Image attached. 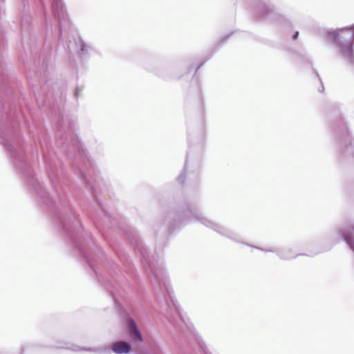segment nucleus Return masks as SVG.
<instances>
[{
    "mask_svg": "<svg viewBox=\"0 0 354 354\" xmlns=\"http://www.w3.org/2000/svg\"><path fill=\"white\" fill-rule=\"evenodd\" d=\"M328 39L338 44L346 42V46L342 49V53L351 59L353 55L352 42L354 39V31L350 28L340 29L329 32Z\"/></svg>",
    "mask_w": 354,
    "mask_h": 354,
    "instance_id": "obj_1",
    "label": "nucleus"
},
{
    "mask_svg": "<svg viewBox=\"0 0 354 354\" xmlns=\"http://www.w3.org/2000/svg\"><path fill=\"white\" fill-rule=\"evenodd\" d=\"M127 327L129 330L130 337L135 341L142 342V335L135 323L132 319H128L126 322Z\"/></svg>",
    "mask_w": 354,
    "mask_h": 354,
    "instance_id": "obj_2",
    "label": "nucleus"
},
{
    "mask_svg": "<svg viewBox=\"0 0 354 354\" xmlns=\"http://www.w3.org/2000/svg\"><path fill=\"white\" fill-rule=\"evenodd\" d=\"M112 350L117 354H125L130 352L131 346L125 342H116L113 344Z\"/></svg>",
    "mask_w": 354,
    "mask_h": 354,
    "instance_id": "obj_3",
    "label": "nucleus"
},
{
    "mask_svg": "<svg viewBox=\"0 0 354 354\" xmlns=\"http://www.w3.org/2000/svg\"><path fill=\"white\" fill-rule=\"evenodd\" d=\"M344 238H345V239L346 240V241H348V242L349 241H348V237H347V236H346V235H344Z\"/></svg>",
    "mask_w": 354,
    "mask_h": 354,
    "instance_id": "obj_4",
    "label": "nucleus"
}]
</instances>
